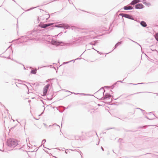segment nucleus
<instances>
[{
    "label": "nucleus",
    "instance_id": "0eeeda50",
    "mask_svg": "<svg viewBox=\"0 0 158 158\" xmlns=\"http://www.w3.org/2000/svg\"><path fill=\"white\" fill-rule=\"evenodd\" d=\"M133 9V8L132 6L128 5L126 6L123 7V9L125 10H132Z\"/></svg>",
    "mask_w": 158,
    "mask_h": 158
},
{
    "label": "nucleus",
    "instance_id": "f03ea898",
    "mask_svg": "<svg viewBox=\"0 0 158 158\" xmlns=\"http://www.w3.org/2000/svg\"><path fill=\"white\" fill-rule=\"evenodd\" d=\"M6 143L7 146L10 148H14L18 144V142L16 139L10 138L7 140Z\"/></svg>",
    "mask_w": 158,
    "mask_h": 158
},
{
    "label": "nucleus",
    "instance_id": "864d4df0",
    "mask_svg": "<svg viewBox=\"0 0 158 158\" xmlns=\"http://www.w3.org/2000/svg\"><path fill=\"white\" fill-rule=\"evenodd\" d=\"M43 147H44V148H47V149H49V148H46V147H45V146H44H44H43Z\"/></svg>",
    "mask_w": 158,
    "mask_h": 158
},
{
    "label": "nucleus",
    "instance_id": "774afa93",
    "mask_svg": "<svg viewBox=\"0 0 158 158\" xmlns=\"http://www.w3.org/2000/svg\"><path fill=\"white\" fill-rule=\"evenodd\" d=\"M69 150H70L71 151H73V150L72 149H70Z\"/></svg>",
    "mask_w": 158,
    "mask_h": 158
},
{
    "label": "nucleus",
    "instance_id": "49530a36",
    "mask_svg": "<svg viewBox=\"0 0 158 158\" xmlns=\"http://www.w3.org/2000/svg\"><path fill=\"white\" fill-rule=\"evenodd\" d=\"M137 109H139L140 110L142 111H143V110L141 109H140V108H137Z\"/></svg>",
    "mask_w": 158,
    "mask_h": 158
},
{
    "label": "nucleus",
    "instance_id": "4c0bfd02",
    "mask_svg": "<svg viewBox=\"0 0 158 158\" xmlns=\"http://www.w3.org/2000/svg\"><path fill=\"white\" fill-rule=\"evenodd\" d=\"M23 123H24V126H25V125H26V121L25 120H23L22 121Z\"/></svg>",
    "mask_w": 158,
    "mask_h": 158
},
{
    "label": "nucleus",
    "instance_id": "c756f323",
    "mask_svg": "<svg viewBox=\"0 0 158 158\" xmlns=\"http://www.w3.org/2000/svg\"><path fill=\"white\" fill-rule=\"evenodd\" d=\"M89 46H88L87 48H86V49H87V50H88L89 49H91V46H90V47H89Z\"/></svg>",
    "mask_w": 158,
    "mask_h": 158
},
{
    "label": "nucleus",
    "instance_id": "9b49d317",
    "mask_svg": "<svg viewBox=\"0 0 158 158\" xmlns=\"http://www.w3.org/2000/svg\"><path fill=\"white\" fill-rule=\"evenodd\" d=\"M142 112L143 113V115H144V114H149L150 115H152V116H155L154 114L153 113V112H149V113H147L144 110H143V111H142Z\"/></svg>",
    "mask_w": 158,
    "mask_h": 158
},
{
    "label": "nucleus",
    "instance_id": "1a4fd4ad",
    "mask_svg": "<svg viewBox=\"0 0 158 158\" xmlns=\"http://www.w3.org/2000/svg\"><path fill=\"white\" fill-rule=\"evenodd\" d=\"M120 15L122 16V17H125L126 18L128 19L129 18V17L130 15L125 14V13H120L119 15Z\"/></svg>",
    "mask_w": 158,
    "mask_h": 158
},
{
    "label": "nucleus",
    "instance_id": "393cba45",
    "mask_svg": "<svg viewBox=\"0 0 158 158\" xmlns=\"http://www.w3.org/2000/svg\"><path fill=\"white\" fill-rule=\"evenodd\" d=\"M46 142V140L45 139H43L42 141V143L44 144Z\"/></svg>",
    "mask_w": 158,
    "mask_h": 158
},
{
    "label": "nucleus",
    "instance_id": "aec40b11",
    "mask_svg": "<svg viewBox=\"0 0 158 158\" xmlns=\"http://www.w3.org/2000/svg\"><path fill=\"white\" fill-rule=\"evenodd\" d=\"M145 83H138L137 84H134V83H130L129 84L130 85H140V84H145Z\"/></svg>",
    "mask_w": 158,
    "mask_h": 158
},
{
    "label": "nucleus",
    "instance_id": "72a5a7b5",
    "mask_svg": "<svg viewBox=\"0 0 158 158\" xmlns=\"http://www.w3.org/2000/svg\"><path fill=\"white\" fill-rule=\"evenodd\" d=\"M115 128L114 127H112V128H107L106 130H110V129H114Z\"/></svg>",
    "mask_w": 158,
    "mask_h": 158
},
{
    "label": "nucleus",
    "instance_id": "473e14b6",
    "mask_svg": "<svg viewBox=\"0 0 158 158\" xmlns=\"http://www.w3.org/2000/svg\"><path fill=\"white\" fill-rule=\"evenodd\" d=\"M71 93L72 94H76V95L81 94H79V93H75L74 92H71Z\"/></svg>",
    "mask_w": 158,
    "mask_h": 158
},
{
    "label": "nucleus",
    "instance_id": "a18cd8bd",
    "mask_svg": "<svg viewBox=\"0 0 158 158\" xmlns=\"http://www.w3.org/2000/svg\"><path fill=\"white\" fill-rule=\"evenodd\" d=\"M125 131L126 132H128V131H130L129 130H125Z\"/></svg>",
    "mask_w": 158,
    "mask_h": 158
},
{
    "label": "nucleus",
    "instance_id": "a211bd4d",
    "mask_svg": "<svg viewBox=\"0 0 158 158\" xmlns=\"http://www.w3.org/2000/svg\"><path fill=\"white\" fill-rule=\"evenodd\" d=\"M30 73L32 74H35L36 73V70L32 69Z\"/></svg>",
    "mask_w": 158,
    "mask_h": 158
},
{
    "label": "nucleus",
    "instance_id": "338daca9",
    "mask_svg": "<svg viewBox=\"0 0 158 158\" xmlns=\"http://www.w3.org/2000/svg\"><path fill=\"white\" fill-rule=\"evenodd\" d=\"M51 126H52V125H49V127H51Z\"/></svg>",
    "mask_w": 158,
    "mask_h": 158
},
{
    "label": "nucleus",
    "instance_id": "3c124183",
    "mask_svg": "<svg viewBox=\"0 0 158 158\" xmlns=\"http://www.w3.org/2000/svg\"><path fill=\"white\" fill-rule=\"evenodd\" d=\"M65 153H66V154H68V152H67L66 150H65Z\"/></svg>",
    "mask_w": 158,
    "mask_h": 158
},
{
    "label": "nucleus",
    "instance_id": "09e8293b",
    "mask_svg": "<svg viewBox=\"0 0 158 158\" xmlns=\"http://www.w3.org/2000/svg\"><path fill=\"white\" fill-rule=\"evenodd\" d=\"M66 90V91H66V92H71H71H70V91H68V90Z\"/></svg>",
    "mask_w": 158,
    "mask_h": 158
},
{
    "label": "nucleus",
    "instance_id": "7c9ffc66",
    "mask_svg": "<svg viewBox=\"0 0 158 158\" xmlns=\"http://www.w3.org/2000/svg\"><path fill=\"white\" fill-rule=\"evenodd\" d=\"M52 79H48L46 81V82H48L49 81H51L52 80Z\"/></svg>",
    "mask_w": 158,
    "mask_h": 158
},
{
    "label": "nucleus",
    "instance_id": "2eb2a0df",
    "mask_svg": "<svg viewBox=\"0 0 158 158\" xmlns=\"http://www.w3.org/2000/svg\"><path fill=\"white\" fill-rule=\"evenodd\" d=\"M36 32V31H30V32H29L28 33H27V35H30V36L31 37V35H34V34H33V33H34V32Z\"/></svg>",
    "mask_w": 158,
    "mask_h": 158
},
{
    "label": "nucleus",
    "instance_id": "6e6d98bb",
    "mask_svg": "<svg viewBox=\"0 0 158 158\" xmlns=\"http://www.w3.org/2000/svg\"><path fill=\"white\" fill-rule=\"evenodd\" d=\"M44 124L45 126H46V124H45V123H44Z\"/></svg>",
    "mask_w": 158,
    "mask_h": 158
},
{
    "label": "nucleus",
    "instance_id": "de8ad7c7",
    "mask_svg": "<svg viewBox=\"0 0 158 158\" xmlns=\"http://www.w3.org/2000/svg\"><path fill=\"white\" fill-rule=\"evenodd\" d=\"M101 149H102V151H104V148L102 147H101Z\"/></svg>",
    "mask_w": 158,
    "mask_h": 158
},
{
    "label": "nucleus",
    "instance_id": "a878e982",
    "mask_svg": "<svg viewBox=\"0 0 158 158\" xmlns=\"http://www.w3.org/2000/svg\"><path fill=\"white\" fill-rule=\"evenodd\" d=\"M128 19H131V20L134 19V18L131 15H130V16L129 17V18H128Z\"/></svg>",
    "mask_w": 158,
    "mask_h": 158
},
{
    "label": "nucleus",
    "instance_id": "dca6fc26",
    "mask_svg": "<svg viewBox=\"0 0 158 158\" xmlns=\"http://www.w3.org/2000/svg\"><path fill=\"white\" fill-rule=\"evenodd\" d=\"M80 59L79 58H76V59H75V60H71L70 61H68V62H64V63L65 64H68L69 63H70L72 61H73V62H75V61L76 60H77V59Z\"/></svg>",
    "mask_w": 158,
    "mask_h": 158
},
{
    "label": "nucleus",
    "instance_id": "8fccbe9b",
    "mask_svg": "<svg viewBox=\"0 0 158 158\" xmlns=\"http://www.w3.org/2000/svg\"><path fill=\"white\" fill-rule=\"evenodd\" d=\"M118 82L117 81L114 84L115 85Z\"/></svg>",
    "mask_w": 158,
    "mask_h": 158
},
{
    "label": "nucleus",
    "instance_id": "f704fd0d",
    "mask_svg": "<svg viewBox=\"0 0 158 158\" xmlns=\"http://www.w3.org/2000/svg\"><path fill=\"white\" fill-rule=\"evenodd\" d=\"M53 126H54V125H56L57 126H58L59 128H60V126L58 125H57L56 123H54L53 124Z\"/></svg>",
    "mask_w": 158,
    "mask_h": 158
},
{
    "label": "nucleus",
    "instance_id": "20e7f679",
    "mask_svg": "<svg viewBox=\"0 0 158 158\" xmlns=\"http://www.w3.org/2000/svg\"><path fill=\"white\" fill-rule=\"evenodd\" d=\"M102 89H103V90H104V91L102 93L103 97L101 98H97L98 99L100 100H105L106 99H110L111 97V95L108 93H106L105 94V95H104V93L105 92V90L103 89V87H102L99 90H98L96 93H98Z\"/></svg>",
    "mask_w": 158,
    "mask_h": 158
},
{
    "label": "nucleus",
    "instance_id": "423d86ee",
    "mask_svg": "<svg viewBox=\"0 0 158 158\" xmlns=\"http://www.w3.org/2000/svg\"><path fill=\"white\" fill-rule=\"evenodd\" d=\"M144 7V6L142 3H138L135 6V8L140 9L143 8Z\"/></svg>",
    "mask_w": 158,
    "mask_h": 158
},
{
    "label": "nucleus",
    "instance_id": "e433bc0d",
    "mask_svg": "<svg viewBox=\"0 0 158 158\" xmlns=\"http://www.w3.org/2000/svg\"><path fill=\"white\" fill-rule=\"evenodd\" d=\"M109 87H110L109 86H104V88H109Z\"/></svg>",
    "mask_w": 158,
    "mask_h": 158
},
{
    "label": "nucleus",
    "instance_id": "bf43d9fd",
    "mask_svg": "<svg viewBox=\"0 0 158 158\" xmlns=\"http://www.w3.org/2000/svg\"><path fill=\"white\" fill-rule=\"evenodd\" d=\"M123 95H121L119 97H121Z\"/></svg>",
    "mask_w": 158,
    "mask_h": 158
},
{
    "label": "nucleus",
    "instance_id": "2f4dec72",
    "mask_svg": "<svg viewBox=\"0 0 158 158\" xmlns=\"http://www.w3.org/2000/svg\"><path fill=\"white\" fill-rule=\"evenodd\" d=\"M115 85L113 84V85H112L111 86V89H113L115 87Z\"/></svg>",
    "mask_w": 158,
    "mask_h": 158
},
{
    "label": "nucleus",
    "instance_id": "603ef678",
    "mask_svg": "<svg viewBox=\"0 0 158 158\" xmlns=\"http://www.w3.org/2000/svg\"><path fill=\"white\" fill-rule=\"evenodd\" d=\"M48 15H49V17H48V18H47V19H46V20H47V19H48L49 18V17H50V15H49V14H48Z\"/></svg>",
    "mask_w": 158,
    "mask_h": 158
},
{
    "label": "nucleus",
    "instance_id": "a19ab883",
    "mask_svg": "<svg viewBox=\"0 0 158 158\" xmlns=\"http://www.w3.org/2000/svg\"><path fill=\"white\" fill-rule=\"evenodd\" d=\"M43 113H44V111H43V112H42L40 114V115H39V116H41V115H42V114H43Z\"/></svg>",
    "mask_w": 158,
    "mask_h": 158
},
{
    "label": "nucleus",
    "instance_id": "5fc2aeb1",
    "mask_svg": "<svg viewBox=\"0 0 158 158\" xmlns=\"http://www.w3.org/2000/svg\"><path fill=\"white\" fill-rule=\"evenodd\" d=\"M23 65V66H24V69H26V68H25V67H24V65Z\"/></svg>",
    "mask_w": 158,
    "mask_h": 158
},
{
    "label": "nucleus",
    "instance_id": "f257e3e1",
    "mask_svg": "<svg viewBox=\"0 0 158 158\" xmlns=\"http://www.w3.org/2000/svg\"><path fill=\"white\" fill-rule=\"evenodd\" d=\"M44 28H46L48 27H50L48 28L49 30H52L54 29V27L62 28L64 29H69L70 28V25L67 24L62 23L59 24H56L55 23H50L44 24Z\"/></svg>",
    "mask_w": 158,
    "mask_h": 158
},
{
    "label": "nucleus",
    "instance_id": "6ab92c4d",
    "mask_svg": "<svg viewBox=\"0 0 158 158\" xmlns=\"http://www.w3.org/2000/svg\"><path fill=\"white\" fill-rule=\"evenodd\" d=\"M44 23H43L42 22H40V23L38 25V26L39 27L44 28V27H44Z\"/></svg>",
    "mask_w": 158,
    "mask_h": 158
},
{
    "label": "nucleus",
    "instance_id": "4d7b16f0",
    "mask_svg": "<svg viewBox=\"0 0 158 158\" xmlns=\"http://www.w3.org/2000/svg\"><path fill=\"white\" fill-rule=\"evenodd\" d=\"M102 133L103 134H105L106 133V132H102Z\"/></svg>",
    "mask_w": 158,
    "mask_h": 158
},
{
    "label": "nucleus",
    "instance_id": "c85d7f7f",
    "mask_svg": "<svg viewBox=\"0 0 158 158\" xmlns=\"http://www.w3.org/2000/svg\"><path fill=\"white\" fill-rule=\"evenodd\" d=\"M130 40H131L132 41H133V42H134V43H135L137 44H138V45H139V46H140V47H141V46H140V45L139 44H138V43H137V42H135V41H134L132 40H131L130 39Z\"/></svg>",
    "mask_w": 158,
    "mask_h": 158
},
{
    "label": "nucleus",
    "instance_id": "c9c22d12",
    "mask_svg": "<svg viewBox=\"0 0 158 158\" xmlns=\"http://www.w3.org/2000/svg\"><path fill=\"white\" fill-rule=\"evenodd\" d=\"M125 78H124V79H123V81H120H120H117V82H122H122H123V80H124V79H125Z\"/></svg>",
    "mask_w": 158,
    "mask_h": 158
},
{
    "label": "nucleus",
    "instance_id": "39448f33",
    "mask_svg": "<svg viewBox=\"0 0 158 158\" xmlns=\"http://www.w3.org/2000/svg\"><path fill=\"white\" fill-rule=\"evenodd\" d=\"M50 86L51 88H52V83H51V86L49 84H48L47 85H46L44 87V88H43V94L44 96L46 95L48 89H49V88Z\"/></svg>",
    "mask_w": 158,
    "mask_h": 158
},
{
    "label": "nucleus",
    "instance_id": "4be33fe9",
    "mask_svg": "<svg viewBox=\"0 0 158 158\" xmlns=\"http://www.w3.org/2000/svg\"><path fill=\"white\" fill-rule=\"evenodd\" d=\"M53 94L51 96V98H47V99L48 100H49V101L50 100H51L52 99V98H53Z\"/></svg>",
    "mask_w": 158,
    "mask_h": 158
},
{
    "label": "nucleus",
    "instance_id": "6e6552de",
    "mask_svg": "<svg viewBox=\"0 0 158 158\" xmlns=\"http://www.w3.org/2000/svg\"><path fill=\"white\" fill-rule=\"evenodd\" d=\"M98 42V40H95L94 41V42L93 43L92 42H90L88 44L86 45V48H87L88 46H90V45L92 46L94 45L95 46L96 45V44Z\"/></svg>",
    "mask_w": 158,
    "mask_h": 158
},
{
    "label": "nucleus",
    "instance_id": "b1692460",
    "mask_svg": "<svg viewBox=\"0 0 158 158\" xmlns=\"http://www.w3.org/2000/svg\"><path fill=\"white\" fill-rule=\"evenodd\" d=\"M81 94H82L84 95H88V96H92L93 95H91V94H84V93H81Z\"/></svg>",
    "mask_w": 158,
    "mask_h": 158
},
{
    "label": "nucleus",
    "instance_id": "f3484780",
    "mask_svg": "<svg viewBox=\"0 0 158 158\" xmlns=\"http://www.w3.org/2000/svg\"><path fill=\"white\" fill-rule=\"evenodd\" d=\"M137 3V2H135V0H133L130 3V4L131 5H134L136 4Z\"/></svg>",
    "mask_w": 158,
    "mask_h": 158
},
{
    "label": "nucleus",
    "instance_id": "e2e57ef3",
    "mask_svg": "<svg viewBox=\"0 0 158 158\" xmlns=\"http://www.w3.org/2000/svg\"><path fill=\"white\" fill-rule=\"evenodd\" d=\"M18 80V81H21V80Z\"/></svg>",
    "mask_w": 158,
    "mask_h": 158
},
{
    "label": "nucleus",
    "instance_id": "f8f14e48",
    "mask_svg": "<svg viewBox=\"0 0 158 158\" xmlns=\"http://www.w3.org/2000/svg\"><path fill=\"white\" fill-rule=\"evenodd\" d=\"M140 24L143 27H146L147 26V24L146 22L143 21H141L140 22Z\"/></svg>",
    "mask_w": 158,
    "mask_h": 158
},
{
    "label": "nucleus",
    "instance_id": "cd10ccee",
    "mask_svg": "<svg viewBox=\"0 0 158 158\" xmlns=\"http://www.w3.org/2000/svg\"><path fill=\"white\" fill-rule=\"evenodd\" d=\"M62 107L63 108V109L61 111V110H59V111L60 112H61V113H62L65 110V107H64V106H63Z\"/></svg>",
    "mask_w": 158,
    "mask_h": 158
},
{
    "label": "nucleus",
    "instance_id": "ea45409f",
    "mask_svg": "<svg viewBox=\"0 0 158 158\" xmlns=\"http://www.w3.org/2000/svg\"><path fill=\"white\" fill-rule=\"evenodd\" d=\"M62 33V32H61L60 33H59L58 35H60Z\"/></svg>",
    "mask_w": 158,
    "mask_h": 158
},
{
    "label": "nucleus",
    "instance_id": "ddd939ff",
    "mask_svg": "<svg viewBox=\"0 0 158 158\" xmlns=\"http://www.w3.org/2000/svg\"><path fill=\"white\" fill-rule=\"evenodd\" d=\"M84 32L86 33L87 34H89L93 35L95 32L93 31H84Z\"/></svg>",
    "mask_w": 158,
    "mask_h": 158
},
{
    "label": "nucleus",
    "instance_id": "5701e85b",
    "mask_svg": "<svg viewBox=\"0 0 158 158\" xmlns=\"http://www.w3.org/2000/svg\"><path fill=\"white\" fill-rule=\"evenodd\" d=\"M155 38L156 40L158 41V33L156 34V35L155 36Z\"/></svg>",
    "mask_w": 158,
    "mask_h": 158
},
{
    "label": "nucleus",
    "instance_id": "680f3d73",
    "mask_svg": "<svg viewBox=\"0 0 158 158\" xmlns=\"http://www.w3.org/2000/svg\"><path fill=\"white\" fill-rule=\"evenodd\" d=\"M0 150L1 151H2V152H3V151H4L2 150H0Z\"/></svg>",
    "mask_w": 158,
    "mask_h": 158
},
{
    "label": "nucleus",
    "instance_id": "69168bd1",
    "mask_svg": "<svg viewBox=\"0 0 158 158\" xmlns=\"http://www.w3.org/2000/svg\"><path fill=\"white\" fill-rule=\"evenodd\" d=\"M26 85V87L28 88V87L26 85Z\"/></svg>",
    "mask_w": 158,
    "mask_h": 158
},
{
    "label": "nucleus",
    "instance_id": "bb28decb",
    "mask_svg": "<svg viewBox=\"0 0 158 158\" xmlns=\"http://www.w3.org/2000/svg\"><path fill=\"white\" fill-rule=\"evenodd\" d=\"M37 7H38V6H36V7H31V8H30L29 9H28V10H27V11H29V10H32V9H34V8H36Z\"/></svg>",
    "mask_w": 158,
    "mask_h": 158
},
{
    "label": "nucleus",
    "instance_id": "9d476101",
    "mask_svg": "<svg viewBox=\"0 0 158 158\" xmlns=\"http://www.w3.org/2000/svg\"><path fill=\"white\" fill-rule=\"evenodd\" d=\"M142 2L143 4L148 7L151 5V3L150 2H147L146 1V0H143L142 1Z\"/></svg>",
    "mask_w": 158,
    "mask_h": 158
},
{
    "label": "nucleus",
    "instance_id": "0e129e2a",
    "mask_svg": "<svg viewBox=\"0 0 158 158\" xmlns=\"http://www.w3.org/2000/svg\"><path fill=\"white\" fill-rule=\"evenodd\" d=\"M13 1L14 2H16L14 0H13Z\"/></svg>",
    "mask_w": 158,
    "mask_h": 158
},
{
    "label": "nucleus",
    "instance_id": "c03bdc74",
    "mask_svg": "<svg viewBox=\"0 0 158 158\" xmlns=\"http://www.w3.org/2000/svg\"><path fill=\"white\" fill-rule=\"evenodd\" d=\"M140 93V92H138V93H135L134 94H139V93ZM133 94H131L130 95H132Z\"/></svg>",
    "mask_w": 158,
    "mask_h": 158
},
{
    "label": "nucleus",
    "instance_id": "4468645a",
    "mask_svg": "<svg viewBox=\"0 0 158 158\" xmlns=\"http://www.w3.org/2000/svg\"><path fill=\"white\" fill-rule=\"evenodd\" d=\"M121 43L122 41L118 42L115 45L114 47V48L112 51H113L115 49L117 48L118 47V46L120 44H121Z\"/></svg>",
    "mask_w": 158,
    "mask_h": 158
},
{
    "label": "nucleus",
    "instance_id": "37998d69",
    "mask_svg": "<svg viewBox=\"0 0 158 158\" xmlns=\"http://www.w3.org/2000/svg\"><path fill=\"white\" fill-rule=\"evenodd\" d=\"M91 49H93L94 50H96H96L94 48L93 46H91Z\"/></svg>",
    "mask_w": 158,
    "mask_h": 158
},
{
    "label": "nucleus",
    "instance_id": "79ce46f5",
    "mask_svg": "<svg viewBox=\"0 0 158 158\" xmlns=\"http://www.w3.org/2000/svg\"><path fill=\"white\" fill-rule=\"evenodd\" d=\"M44 151L47 153H48V154H49L48 152L47 151V150H45L44 149Z\"/></svg>",
    "mask_w": 158,
    "mask_h": 158
},
{
    "label": "nucleus",
    "instance_id": "13d9d810",
    "mask_svg": "<svg viewBox=\"0 0 158 158\" xmlns=\"http://www.w3.org/2000/svg\"><path fill=\"white\" fill-rule=\"evenodd\" d=\"M68 0L69 1V2L70 4H71V3H70V0Z\"/></svg>",
    "mask_w": 158,
    "mask_h": 158
},
{
    "label": "nucleus",
    "instance_id": "412c9836",
    "mask_svg": "<svg viewBox=\"0 0 158 158\" xmlns=\"http://www.w3.org/2000/svg\"><path fill=\"white\" fill-rule=\"evenodd\" d=\"M145 118H147V119H148L149 120H150L154 119V118H152V117H150L151 118H150L148 117H147V116H145Z\"/></svg>",
    "mask_w": 158,
    "mask_h": 158
},
{
    "label": "nucleus",
    "instance_id": "052dcab7",
    "mask_svg": "<svg viewBox=\"0 0 158 158\" xmlns=\"http://www.w3.org/2000/svg\"><path fill=\"white\" fill-rule=\"evenodd\" d=\"M118 98H116V99H114V100H116L117 99H118Z\"/></svg>",
    "mask_w": 158,
    "mask_h": 158
},
{
    "label": "nucleus",
    "instance_id": "58836bf2",
    "mask_svg": "<svg viewBox=\"0 0 158 158\" xmlns=\"http://www.w3.org/2000/svg\"><path fill=\"white\" fill-rule=\"evenodd\" d=\"M96 51H97V52L99 54H102V53L101 52H99V51H97V50H96Z\"/></svg>",
    "mask_w": 158,
    "mask_h": 158
},
{
    "label": "nucleus",
    "instance_id": "7ed1b4c3",
    "mask_svg": "<svg viewBox=\"0 0 158 158\" xmlns=\"http://www.w3.org/2000/svg\"><path fill=\"white\" fill-rule=\"evenodd\" d=\"M52 44L56 46V47L61 46L69 45L70 44L69 43H66L62 41H59L57 40H52L51 41Z\"/></svg>",
    "mask_w": 158,
    "mask_h": 158
}]
</instances>
